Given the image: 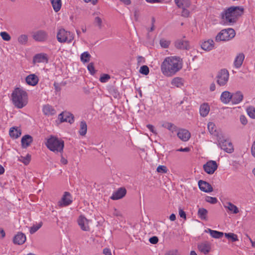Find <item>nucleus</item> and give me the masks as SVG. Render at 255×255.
<instances>
[{"label": "nucleus", "instance_id": "nucleus-1", "mask_svg": "<svg viewBox=\"0 0 255 255\" xmlns=\"http://www.w3.org/2000/svg\"><path fill=\"white\" fill-rule=\"evenodd\" d=\"M183 61L179 56H170L164 58L160 65V70L163 75L172 77L182 68Z\"/></svg>", "mask_w": 255, "mask_h": 255}, {"label": "nucleus", "instance_id": "nucleus-2", "mask_svg": "<svg viewBox=\"0 0 255 255\" xmlns=\"http://www.w3.org/2000/svg\"><path fill=\"white\" fill-rule=\"evenodd\" d=\"M244 11V8L240 6H232L222 14V19L225 24H230L236 21Z\"/></svg>", "mask_w": 255, "mask_h": 255}, {"label": "nucleus", "instance_id": "nucleus-3", "mask_svg": "<svg viewBox=\"0 0 255 255\" xmlns=\"http://www.w3.org/2000/svg\"><path fill=\"white\" fill-rule=\"evenodd\" d=\"M12 100L15 106L21 109L27 103V93L23 89L17 88L12 93Z\"/></svg>", "mask_w": 255, "mask_h": 255}, {"label": "nucleus", "instance_id": "nucleus-4", "mask_svg": "<svg viewBox=\"0 0 255 255\" xmlns=\"http://www.w3.org/2000/svg\"><path fill=\"white\" fill-rule=\"evenodd\" d=\"M47 147L55 153H62L64 147V141L54 136H51L46 142Z\"/></svg>", "mask_w": 255, "mask_h": 255}, {"label": "nucleus", "instance_id": "nucleus-5", "mask_svg": "<svg viewBox=\"0 0 255 255\" xmlns=\"http://www.w3.org/2000/svg\"><path fill=\"white\" fill-rule=\"evenodd\" d=\"M74 34L64 28L59 29L57 33V39L60 43H71L74 39Z\"/></svg>", "mask_w": 255, "mask_h": 255}, {"label": "nucleus", "instance_id": "nucleus-6", "mask_svg": "<svg viewBox=\"0 0 255 255\" xmlns=\"http://www.w3.org/2000/svg\"><path fill=\"white\" fill-rule=\"evenodd\" d=\"M236 33L235 30L231 28L221 30L216 37V41H229L234 38Z\"/></svg>", "mask_w": 255, "mask_h": 255}, {"label": "nucleus", "instance_id": "nucleus-7", "mask_svg": "<svg viewBox=\"0 0 255 255\" xmlns=\"http://www.w3.org/2000/svg\"><path fill=\"white\" fill-rule=\"evenodd\" d=\"M229 79V73L226 69L220 70L216 76V82L220 86L226 85Z\"/></svg>", "mask_w": 255, "mask_h": 255}, {"label": "nucleus", "instance_id": "nucleus-8", "mask_svg": "<svg viewBox=\"0 0 255 255\" xmlns=\"http://www.w3.org/2000/svg\"><path fill=\"white\" fill-rule=\"evenodd\" d=\"M219 145L221 148L227 153H232L234 151V147L232 142L229 140L223 138H220Z\"/></svg>", "mask_w": 255, "mask_h": 255}, {"label": "nucleus", "instance_id": "nucleus-9", "mask_svg": "<svg viewBox=\"0 0 255 255\" xmlns=\"http://www.w3.org/2000/svg\"><path fill=\"white\" fill-rule=\"evenodd\" d=\"M218 164L215 161L209 160L203 165V169L208 174H213L218 168Z\"/></svg>", "mask_w": 255, "mask_h": 255}, {"label": "nucleus", "instance_id": "nucleus-10", "mask_svg": "<svg viewBox=\"0 0 255 255\" xmlns=\"http://www.w3.org/2000/svg\"><path fill=\"white\" fill-rule=\"evenodd\" d=\"M77 222L81 230L84 231H90V228L89 225L90 221L84 216H80Z\"/></svg>", "mask_w": 255, "mask_h": 255}, {"label": "nucleus", "instance_id": "nucleus-11", "mask_svg": "<svg viewBox=\"0 0 255 255\" xmlns=\"http://www.w3.org/2000/svg\"><path fill=\"white\" fill-rule=\"evenodd\" d=\"M32 37L36 41L44 42L48 38V33L44 30H38L33 33Z\"/></svg>", "mask_w": 255, "mask_h": 255}, {"label": "nucleus", "instance_id": "nucleus-12", "mask_svg": "<svg viewBox=\"0 0 255 255\" xmlns=\"http://www.w3.org/2000/svg\"><path fill=\"white\" fill-rule=\"evenodd\" d=\"M72 202V198L69 192H65L60 201L58 203L60 207H65L69 205Z\"/></svg>", "mask_w": 255, "mask_h": 255}, {"label": "nucleus", "instance_id": "nucleus-13", "mask_svg": "<svg viewBox=\"0 0 255 255\" xmlns=\"http://www.w3.org/2000/svg\"><path fill=\"white\" fill-rule=\"evenodd\" d=\"M245 58V55L243 52L238 53L235 56L233 65L235 68L239 69L241 67Z\"/></svg>", "mask_w": 255, "mask_h": 255}, {"label": "nucleus", "instance_id": "nucleus-14", "mask_svg": "<svg viewBox=\"0 0 255 255\" xmlns=\"http://www.w3.org/2000/svg\"><path fill=\"white\" fill-rule=\"evenodd\" d=\"M48 58L47 55L46 53H40L36 54L33 56V64L39 63H47Z\"/></svg>", "mask_w": 255, "mask_h": 255}, {"label": "nucleus", "instance_id": "nucleus-15", "mask_svg": "<svg viewBox=\"0 0 255 255\" xmlns=\"http://www.w3.org/2000/svg\"><path fill=\"white\" fill-rule=\"evenodd\" d=\"M58 119L61 122H68L72 124L74 122V116L72 114L68 112H63L59 115Z\"/></svg>", "mask_w": 255, "mask_h": 255}, {"label": "nucleus", "instance_id": "nucleus-16", "mask_svg": "<svg viewBox=\"0 0 255 255\" xmlns=\"http://www.w3.org/2000/svg\"><path fill=\"white\" fill-rule=\"evenodd\" d=\"M199 189L206 193H210L213 191V187L208 182L200 180L198 181Z\"/></svg>", "mask_w": 255, "mask_h": 255}, {"label": "nucleus", "instance_id": "nucleus-17", "mask_svg": "<svg viewBox=\"0 0 255 255\" xmlns=\"http://www.w3.org/2000/svg\"><path fill=\"white\" fill-rule=\"evenodd\" d=\"M199 250L205 255L208 254L211 251V245L209 242L205 241L198 245Z\"/></svg>", "mask_w": 255, "mask_h": 255}, {"label": "nucleus", "instance_id": "nucleus-18", "mask_svg": "<svg viewBox=\"0 0 255 255\" xmlns=\"http://www.w3.org/2000/svg\"><path fill=\"white\" fill-rule=\"evenodd\" d=\"M127 191L124 188H120L113 192L111 199L113 200H119L124 197L126 194Z\"/></svg>", "mask_w": 255, "mask_h": 255}, {"label": "nucleus", "instance_id": "nucleus-19", "mask_svg": "<svg viewBox=\"0 0 255 255\" xmlns=\"http://www.w3.org/2000/svg\"><path fill=\"white\" fill-rule=\"evenodd\" d=\"M42 112L44 115L47 117L53 116L56 113L55 109L52 106L49 104L43 106Z\"/></svg>", "mask_w": 255, "mask_h": 255}, {"label": "nucleus", "instance_id": "nucleus-20", "mask_svg": "<svg viewBox=\"0 0 255 255\" xmlns=\"http://www.w3.org/2000/svg\"><path fill=\"white\" fill-rule=\"evenodd\" d=\"M178 137L183 141H188L191 136L190 132L185 129H180L177 132Z\"/></svg>", "mask_w": 255, "mask_h": 255}, {"label": "nucleus", "instance_id": "nucleus-21", "mask_svg": "<svg viewBox=\"0 0 255 255\" xmlns=\"http://www.w3.org/2000/svg\"><path fill=\"white\" fill-rule=\"evenodd\" d=\"M175 46L180 49L188 50L190 48L189 42L183 39L177 40L175 42Z\"/></svg>", "mask_w": 255, "mask_h": 255}, {"label": "nucleus", "instance_id": "nucleus-22", "mask_svg": "<svg viewBox=\"0 0 255 255\" xmlns=\"http://www.w3.org/2000/svg\"><path fill=\"white\" fill-rule=\"evenodd\" d=\"M25 81L28 85L34 86L37 84L39 78L35 74H31L26 77Z\"/></svg>", "mask_w": 255, "mask_h": 255}, {"label": "nucleus", "instance_id": "nucleus-23", "mask_svg": "<svg viewBox=\"0 0 255 255\" xmlns=\"http://www.w3.org/2000/svg\"><path fill=\"white\" fill-rule=\"evenodd\" d=\"M26 241L25 235L21 233H18L13 238V242L14 244L20 245L24 243Z\"/></svg>", "mask_w": 255, "mask_h": 255}, {"label": "nucleus", "instance_id": "nucleus-24", "mask_svg": "<svg viewBox=\"0 0 255 255\" xmlns=\"http://www.w3.org/2000/svg\"><path fill=\"white\" fill-rule=\"evenodd\" d=\"M33 141L32 137L30 135H24L21 140V145L23 148H27L29 146Z\"/></svg>", "mask_w": 255, "mask_h": 255}, {"label": "nucleus", "instance_id": "nucleus-25", "mask_svg": "<svg viewBox=\"0 0 255 255\" xmlns=\"http://www.w3.org/2000/svg\"><path fill=\"white\" fill-rule=\"evenodd\" d=\"M201 48L205 51H210L214 48V42L212 39L205 41L201 44Z\"/></svg>", "mask_w": 255, "mask_h": 255}, {"label": "nucleus", "instance_id": "nucleus-26", "mask_svg": "<svg viewBox=\"0 0 255 255\" xmlns=\"http://www.w3.org/2000/svg\"><path fill=\"white\" fill-rule=\"evenodd\" d=\"M232 94L229 91L223 92L220 97V100L224 104L229 103L232 100Z\"/></svg>", "mask_w": 255, "mask_h": 255}, {"label": "nucleus", "instance_id": "nucleus-27", "mask_svg": "<svg viewBox=\"0 0 255 255\" xmlns=\"http://www.w3.org/2000/svg\"><path fill=\"white\" fill-rule=\"evenodd\" d=\"M243 99V95L242 93L238 91L234 94L232 95V101L233 104H237L242 101Z\"/></svg>", "mask_w": 255, "mask_h": 255}, {"label": "nucleus", "instance_id": "nucleus-28", "mask_svg": "<svg viewBox=\"0 0 255 255\" xmlns=\"http://www.w3.org/2000/svg\"><path fill=\"white\" fill-rule=\"evenodd\" d=\"M205 232L206 233H209L211 236L215 239H220L224 236V233L223 232L213 230L210 229L206 230Z\"/></svg>", "mask_w": 255, "mask_h": 255}, {"label": "nucleus", "instance_id": "nucleus-29", "mask_svg": "<svg viewBox=\"0 0 255 255\" xmlns=\"http://www.w3.org/2000/svg\"><path fill=\"white\" fill-rule=\"evenodd\" d=\"M210 111V107L207 104H203L200 106V114L203 117H206Z\"/></svg>", "mask_w": 255, "mask_h": 255}, {"label": "nucleus", "instance_id": "nucleus-30", "mask_svg": "<svg viewBox=\"0 0 255 255\" xmlns=\"http://www.w3.org/2000/svg\"><path fill=\"white\" fill-rule=\"evenodd\" d=\"M184 80L180 77H175L173 78L171 82L172 85L178 88H181L183 86Z\"/></svg>", "mask_w": 255, "mask_h": 255}, {"label": "nucleus", "instance_id": "nucleus-31", "mask_svg": "<svg viewBox=\"0 0 255 255\" xmlns=\"http://www.w3.org/2000/svg\"><path fill=\"white\" fill-rule=\"evenodd\" d=\"M208 211L203 208H200L197 212L198 217L202 220H207Z\"/></svg>", "mask_w": 255, "mask_h": 255}, {"label": "nucleus", "instance_id": "nucleus-32", "mask_svg": "<svg viewBox=\"0 0 255 255\" xmlns=\"http://www.w3.org/2000/svg\"><path fill=\"white\" fill-rule=\"evenodd\" d=\"M174 1L178 7H188L190 5L189 0H174Z\"/></svg>", "mask_w": 255, "mask_h": 255}, {"label": "nucleus", "instance_id": "nucleus-33", "mask_svg": "<svg viewBox=\"0 0 255 255\" xmlns=\"http://www.w3.org/2000/svg\"><path fill=\"white\" fill-rule=\"evenodd\" d=\"M224 207L233 214H237L239 212L238 208L231 202H227Z\"/></svg>", "mask_w": 255, "mask_h": 255}, {"label": "nucleus", "instance_id": "nucleus-34", "mask_svg": "<svg viewBox=\"0 0 255 255\" xmlns=\"http://www.w3.org/2000/svg\"><path fill=\"white\" fill-rule=\"evenodd\" d=\"M51 3L55 12L59 11L62 6L61 0H50Z\"/></svg>", "mask_w": 255, "mask_h": 255}, {"label": "nucleus", "instance_id": "nucleus-35", "mask_svg": "<svg viewBox=\"0 0 255 255\" xmlns=\"http://www.w3.org/2000/svg\"><path fill=\"white\" fill-rule=\"evenodd\" d=\"M9 135L11 137L16 138L21 135V132L18 128L12 127L10 128Z\"/></svg>", "mask_w": 255, "mask_h": 255}, {"label": "nucleus", "instance_id": "nucleus-36", "mask_svg": "<svg viewBox=\"0 0 255 255\" xmlns=\"http://www.w3.org/2000/svg\"><path fill=\"white\" fill-rule=\"evenodd\" d=\"M87 131V126L86 123L85 121H82L80 124V129L79 130V133L82 136H84Z\"/></svg>", "mask_w": 255, "mask_h": 255}, {"label": "nucleus", "instance_id": "nucleus-37", "mask_svg": "<svg viewBox=\"0 0 255 255\" xmlns=\"http://www.w3.org/2000/svg\"><path fill=\"white\" fill-rule=\"evenodd\" d=\"M162 127L173 132L176 130L177 127L171 123L166 122L162 125Z\"/></svg>", "mask_w": 255, "mask_h": 255}, {"label": "nucleus", "instance_id": "nucleus-38", "mask_svg": "<svg viewBox=\"0 0 255 255\" xmlns=\"http://www.w3.org/2000/svg\"><path fill=\"white\" fill-rule=\"evenodd\" d=\"M19 43L22 45H25L28 41V36L26 34H21L17 38Z\"/></svg>", "mask_w": 255, "mask_h": 255}, {"label": "nucleus", "instance_id": "nucleus-39", "mask_svg": "<svg viewBox=\"0 0 255 255\" xmlns=\"http://www.w3.org/2000/svg\"><path fill=\"white\" fill-rule=\"evenodd\" d=\"M90 54L88 52H84L81 54L80 58L82 62L87 63L90 61Z\"/></svg>", "mask_w": 255, "mask_h": 255}, {"label": "nucleus", "instance_id": "nucleus-40", "mask_svg": "<svg viewBox=\"0 0 255 255\" xmlns=\"http://www.w3.org/2000/svg\"><path fill=\"white\" fill-rule=\"evenodd\" d=\"M248 116L252 119H255V108L253 106H250L246 109Z\"/></svg>", "mask_w": 255, "mask_h": 255}, {"label": "nucleus", "instance_id": "nucleus-41", "mask_svg": "<svg viewBox=\"0 0 255 255\" xmlns=\"http://www.w3.org/2000/svg\"><path fill=\"white\" fill-rule=\"evenodd\" d=\"M31 159V155L27 154L25 156H20L19 158V161L23 163L25 165H27L30 162Z\"/></svg>", "mask_w": 255, "mask_h": 255}, {"label": "nucleus", "instance_id": "nucleus-42", "mask_svg": "<svg viewBox=\"0 0 255 255\" xmlns=\"http://www.w3.org/2000/svg\"><path fill=\"white\" fill-rule=\"evenodd\" d=\"M225 236L233 242L238 241L237 235L234 233H225Z\"/></svg>", "mask_w": 255, "mask_h": 255}, {"label": "nucleus", "instance_id": "nucleus-43", "mask_svg": "<svg viewBox=\"0 0 255 255\" xmlns=\"http://www.w3.org/2000/svg\"><path fill=\"white\" fill-rule=\"evenodd\" d=\"M42 225V223L41 222H40L38 224L34 225L33 226L31 227L29 229V232L30 234H32L35 233L41 228Z\"/></svg>", "mask_w": 255, "mask_h": 255}, {"label": "nucleus", "instance_id": "nucleus-44", "mask_svg": "<svg viewBox=\"0 0 255 255\" xmlns=\"http://www.w3.org/2000/svg\"><path fill=\"white\" fill-rule=\"evenodd\" d=\"M208 128L211 134H215L216 131V128L215 124L212 122H209L208 124Z\"/></svg>", "mask_w": 255, "mask_h": 255}, {"label": "nucleus", "instance_id": "nucleus-45", "mask_svg": "<svg viewBox=\"0 0 255 255\" xmlns=\"http://www.w3.org/2000/svg\"><path fill=\"white\" fill-rule=\"evenodd\" d=\"M102 18L99 16H96L95 18L94 23L99 29H101L102 27Z\"/></svg>", "mask_w": 255, "mask_h": 255}, {"label": "nucleus", "instance_id": "nucleus-46", "mask_svg": "<svg viewBox=\"0 0 255 255\" xmlns=\"http://www.w3.org/2000/svg\"><path fill=\"white\" fill-rule=\"evenodd\" d=\"M159 43L162 47L164 48H166L168 47L170 43V42L169 40L163 38L160 40Z\"/></svg>", "mask_w": 255, "mask_h": 255}, {"label": "nucleus", "instance_id": "nucleus-47", "mask_svg": "<svg viewBox=\"0 0 255 255\" xmlns=\"http://www.w3.org/2000/svg\"><path fill=\"white\" fill-rule=\"evenodd\" d=\"M149 68L147 66H142L139 69V72L144 75H147L149 73Z\"/></svg>", "mask_w": 255, "mask_h": 255}, {"label": "nucleus", "instance_id": "nucleus-48", "mask_svg": "<svg viewBox=\"0 0 255 255\" xmlns=\"http://www.w3.org/2000/svg\"><path fill=\"white\" fill-rule=\"evenodd\" d=\"M157 172L160 173H166L168 171V169L165 166L159 165L156 169Z\"/></svg>", "mask_w": 255, "mask_h": 255}, {"label": "nucleus", "instance_id": "nucleus-49", "mask_svg": "<svg viewBox=\"0 0 255 255\" xmlns=\"http://www.w3.org/2000/svg\"><path fill=\"white\" fill-rule=\"evenodd\" d=\"M0 35L1 36L2 39L5 41H8L10 40V36L6 32H1Z\"/></svg>", "mask_w": 255, "mask_h": 255}, {"label": "nucleus", "instance_id": "nucleus-50", "mask_svg": "<svg viewBox=\"0 0 255 255\" xmlns=\"http://www.w3.org/2000/svg\"><path fill=\"white\" fill-rule=\"evenodd\" d=\"M110 79V76L108 74H104L101 75L100 78V81L102 83H106Z\"/></svg>", "mask_w": 255, "mask_h": 255}, {"label": "nucleus", "instance_id": "nucleus-51", "mask_svg": "<svg viewBox=\"0 0 255 255\" xmlns=\"http://www.w3.org/2000/svg\"><path fill=\"white\" fill-rule=\"evenodd\" d=\"M205 200L206 202L211 204H216L218 202V200L216 197L210 196H207L205 198Z\"/></svg>", "mask_w": 255, "mask_h": 255}, {"label": "nucleus", "instance_id": "nucleus-52", "mask_svg": "<svg viewBox=\"0 0 255 255\" xmlns=\"http://www.w3.org/2000/svg\"><path fill=\"white\" fill-rule=\"evenodd\" d=\"M87 68L91 74L94 75L96 73L93 63H89L87 66Z\"/></svg>", "mask_w": 255, "mask_h": 255}, {"label": "nucleus", "instance_id": "nucleus-53", "mask_svg": "<svg viewBox=\"0 0 255 255\" xmlns=\"http://www.w3.org/2000/svg\"><path fill=\"white\" fill-rule=\"evenodd\" d=\"M182 11L181 12V15L185 17H187L189 16L190 11L186 8V7H181Z\"/></svg>", "mask_w": 255, "mask_h": 255}, {"label": "nucleus", "instance_id": "nucleus-54", "mask_svg": "<svg viewBox=\"0 0 255 255\" xmlns=\"http://www.w3.org/2000/svg\"><path fill=\"white\" fill-rule=\"evenodd\" d=\"M165 255H180L176 250L169 251L165 254Z\"/></svg>", "mask_w": 255, "mask_h": 255}, {"label": "nucleus", "instance_id": "nucleus-55", "mask_svg": "<svg viewBox=\"0 0 255 255\" xmlns=\"http://www.w3.org/2000/svg\"><path fill=\"white\" fill-rule=\"evenodd\" d=\"M240 121H241V123L244 125H246V124H247L248 123V120H247V118L244 115H241L240 116Z\"/></svg>", "mask_w": 255, "mask_h": 255}, {"label": "nucleus", "instance_id": "nucleus-56", "mask_svg": "<svg viewBox=\"0 0 255 255\" xmlns=\"http://www.w3.org/2000/svg\"><path fill=\"white\" fill-rule=\"evenodd\" d=\"M113 214L114 216L118 217H122V214L121 212H120V211L116 209H114Z\"/></svg>", "mask_w": 255, "mask_h": 255}, {"label": "nucleus", "instance_id": "nucleus-57", "mask_svg": "<svg viewBox=\"0 0 255 255\" xmlns=\"http://www.w3.org/2000/svg\"><path fill=\"white\" fill-rule=\"evenodd\" d=\"M150 243L152 244H156L158 241V239L157 237L154 236L150 238L149 240Z\"/></svg>", "mask_w": 255, "mask_h": 255}, {"label": "nucleus", "instance_id": "nucleus-58", "mask_svg": "<svg viewBox=\"0 0 255 255\" xmlns=\"http://www.w3.org/2000/svg\"><path fill=\"white\" fill-rule=\"evenodd\" d=\"M179 214L181 218L186 219V216L185 212L181 209H179Z\"/></svg>", "mask_w": 255, "mask_h": 255}, {"label": "nucleus", "instance_id": "nucleus-59", "mask_svg": "<svg viewBox=\"0 0 255 255\" xmlns=\"http://www.w3.org/2000/svg\"><path fill=\"white\" fill-rule=\"evenodd\" d=\"M134 17L135 20H138L139 17V11L137 9H135L134 11Z\"/></svg>", "mask_w": 255, "mask_h": 255}, {"label": "nucleus", "instance_id": "nucleus-60", "mask_svg": "<svg viewBox=\"0 0 255 255\" xmlns=\"http://www.w3.org/2000/svg\"><path fill=\"white\" fill-rule=\"evenodd\" d=\"M146 127L151 132L154 134H156V130L154 129V128L152 125L149 124L146 126Z\"/></svg>", "mask_w": 255, "mask_h": 255}, {"label": "nucleus", "instance_id": "nucleus-61", "mask_svg": "<svg viewBox=\"0 0 255 255\" xmlns=\"http://www.w3.org/2000/svg\"><path fill=\"white\" fill-rule=\"evenodd\" d=\"M103 254L105 255H112L111 250L108 248H105L103 250Z\"/></svg>", "mask_w": 255, "mask_h": 255}, {"label": "nucleus", "instance_id": "nucleus-62", "mask_svg": "<svg viewBox=\"0 0 255 255\" xmlns=\"http://www.w3.org/2000/svg\"><path fill=\"white\" fill-rule=\"evenodd\" d=\"M251 152L253 156L255 157V140L253 142L252 148H251Z\"/></svg>", "mask_w": 255, "mask_h": 255}, {"label": "nucleus", "instance_id": "nucleus-63", "mask_svg": "<svg viewBox=\"0 0 255 255\" xmlns=\"http://www.w3.org/2000/svg\"><path fill=\"white\" fill-rule=\"evenodd\" d=\"M54 89L56 91V92H59L61 90V88L59 85V84L57 83H54Z\"/></svg>", "mask_w": 255, "mask_h": 255}, {"label": "nucleus", "instance_id": "nucleus-64", "mask_svg": "<svg viewBox=\"0 0 255 255\" xmlns=\"http://www.w3.org/2000/svg\"><path fill=\"white\" fill-rule=\"evenodd\" d=\"M216 89V85L214 83H212L210 86V90L212 92L214 91Z\"/></svg>", "mask_w": 255, "mask_h": 255}]
</instances>
